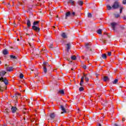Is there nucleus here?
Here are the masks:
<instances>
[{"label":"nucleus","mask_w":126,"mask_h":126,"mask_svg":"<svg viewBox=\"0 0 126 126\" xmlns=\"http://www.w3.org/2000/svg\"><path fill=\"white\" fill-rule=\"evenodd\" d=\"M6 72L5 71H1L0 72V91L2 92L3 89H6V85L8 84V80L6 78H3V76L6 74Z\"/></svg>","instance_id":"nucleus-1"},{"label":"nucleus","mask_w":126,"mask_h":126,"mask_svg":"<svg viewBox=\"0 0 126 126\" xmlns=\"http://www.w3.org/2000/svg\"><path fill=\"white\" fill-rule=\"evenodd\" d=\"M106 7L108 10H111V9H112V7L113 9H117L120 7V3L118 1H116L114 2L112 7L110 5H107Z\"/></svg>","instance_id":"nucleus-2"},{"label":"nucleus","mask_w":126,"mask_h":126,"mask_svg":"<svg viewBox=\"0 0 126 126\" xmlns=\"http://www.w3.org/2000/svg\"><path fill=\"white\" fill-rule=\"evenodd\" d=\"M75 15V13L74 12H73L71 13L70 11L67 12L65 13V19H67L68 17H69V16H74Z\"/></svg>","instance_id":"nucleus-3"},{"label":"nucleus","mask_w":126,"mask_h":126,"mask_svg":"<svg viewBox=\"0 0 126 126\" xmlns=\"http://www.w3.org/2000/svg\"><path fill=\"white\" fill-rule=\"evenodd\" d=\"M43 71L44 73H47V66H50L49 63L44 62L43 63Z\"/></svg>","instance_id":"nucleus-4"},{"label":"nucleus","mask_w":126,"mask_h":126,"mask_svg":"<svg viewBox=\"0 0 126 126\" xmlns=\"http://www.w3.org/2000/svg\"><path fill=\"white\" fill-rule=\"evenodd\" d=\"M11 111L12 113L14 114V113H16V111H17V108L16 107L12 106L11 108Z\"/></svg>","instance_id":"nucleus-5"},{"label":"nucleus","mask_w":126,"mask_h":126,"mask_svg":"<svg viewBox=\"0 0 126 126\" xmlns=\"http://www.w3.org/2000/svg\"><path fill=\"white\" fill-rule=\"evenodd\" d=\"M61 108L62 111H63L61 112V114H64V113H66V110H65V108H64V107H63V106L61 105Z\"/></svg>","instance_id":"nucleus-6"},{"label":"nucleus","mask_w":126,"mask_h":126,"mask_svg":"<svg viewBox=\"0 0 126 126\" xmlns=\"http://www.w3.org/2000/svg\"><path fill=\"white\" fill-rule=\"evenodd\" d=\"M32 29L34 31H40V28L36 26H32Z\"/></svg>","instance_id":"nucleus-7"},{"label":"nucleus","mask_w":126,"mask_h":126,"mask_svg":"<svg viewBox=\"0 0 126 126\" xmlns=\"http://www.w3.org/2000/svg\"><path fill=\"white\" fill-rule=\"evenodd\" d=\"M50 117L51 120H54V119H55L56 117V115L55 114V113H51L50 115Z\"/></svg>","instance_id":"nucleus-8"},{"label":"nucleus","mask_w":126,"mask_h":126,"mask_svg":"<svg viewBox=\"0 0 126 126\" xmlns=\"http://www.w3.org/2000/svg\"><path fill=\"white\" fill-rule=\"evenodd\" d=\"M84 82V77H82L81 79V82H80V85L81 86H83Z\"/></svg>","instance_id":"nucleus-9"},{"label":"nucleus","mask_w":126,"mask_h":126,"mask_svg":"<svg viewBox=\"0 0 126 126\" xmlns=\"http://www.w3.org/2000/svg\"><path fill=\"white\" fill-rule=\"evenodd\" d=\"M6 69L7 71H12L13 70V68L12 67H7Z\"/></svg>","instance_id":"nucleus-10"},{"label":"nucleus","mask_w":126,"mask_h":126,"mask_svg":"<svg viewBox=\"0 0 126 126\" xmlns=\"http://www.w3.org/2000/svg\"><path fill=\"white\" fill-rule=\"evenodd\" d=\"M39 23H40V21H34L33 23V26H38L39 25Z\"/></svg>","instance_id":"nucleus-11"},{"label":"nucleus","mask_w":126,"mask_h":126,"mask_svg":"<svg viewBox=\"0 0 126 126\" xmlns=\"http://www.w3.org/2000/svg\"><path fill=\"white\" fill-rule=\"evenodd\" d=\"M111 25L113 29V30H115V27H116L117 25V23H112L111 24Z\"/></svg>","instance_id":"nucleus-12"},{"label":"nucleus","mask_w":126,"mask_h":126,"mask_svg":"<svg viewBox=\"0 0 126 126\" xmlns=\"http://www.w3.org/2000/svg\"><path fill=\"white\" fill-rule=\"evenodd\" d=\"M84 76L85 77V80L86 82H89V78L87 77V75L84 74Z\"/></svg>","instance_id":"nucleus-13"},{"label":"nucleus","mask_w":126,"mask_h":126,"mask_svg":"<svg viewBox=\"0 0 126 126\" xmlns=\"http://www.w3.org/2000/svg\"><path fill=\"white\" fill-rule=\"evenodd\" d=\"M27 25L29 28L31 27V22L29 20H27Z\"/></svg>","instance_id":"nucleus-14"},{"label":"nucleus","mask_w":126,"mask_h":126,"mask_svg":"<svg viewBox=\"0 0 126 126\" xmlns=\"http://www.w3.org/2000/svg\"><path fill=\"white\" fill-rule=\"evenodd\" d=\"M62 37H63V38H67V36H66V34H65V33L63 32L62 35H61Z\"/></svg>","instance_id":"nucleus-15"},{"label":"nucleus","mask_w":126,"mask_h":126,"mask_svg":"<svg viewBox=\"0 0 126 126\" xmlns=\"http://www.w3.org/2000/svg\"><path fill=\"white\" fill-rule=\"evenodd\" d=\"M3 54L4 55H7L8 54V51H7L6 49H4L3 50Z\"/></svg>","instance_id":"nucleus-16"},{"label":"nucleus","mask_w":126,"mask_h":126,"mask_svg":"<svg viewBox=\"0 0 126 126\" xmlns=\"http://www.w3.org/2000/svg\"><path fill=\"white\" fill-rule=\"evenodd\" d=\"M91 46V43L86 44V48H87V49H89V48H90Z\"/></svg>","instance_id":"nucleus-17"},{"label":"nucleus","mask_w":126,"mask_h":126,"mask_svg":"<svg viewBox=\"0 0 126 126\" xmlns=\"http://www.w3.org/2000/svg\"><path fill=\"white\" fill-rule=\"evenodd\" d=\"M67 45V51L68 52L69 50L70 49V44L68 43L66 44Z\"/></svg>","instance_id":"nucleus-18"},{"label":"nucleus","mask_w":126,"mask_h":126,"mask_svg":"<svg viewBox=\"0 0 126 126\" xmlns=\"http://www.w3.org/2000/svg\"><path fill=\"white\" fill-rule=\"evenodd\" d=\"M78 4L81 6L83 5V1L79 0L78 1Z\"/></svg>","instance_id":"nucleus-19"},{"label":"nucleus","mask_w":126,"mask_h":126,"mask_svg":"<svg viewBox=\"0 0 126 126\" xmlns=\"http://www.w3.org/2000/svg\"><path fill=\"white\" fill-rule=\"evenodd\" d=\"M102 59L106 60L107 59V56L106 55V54H103L101 56Z\"/></svg>","instance_id":"nucleus-20"},{"label":"nucleus","mask_w":126,"mask_h":126,"mask_svg":"<svg viewBox=\"0 0 126 126\" xmlns=\"http://www.w3.org/2000/svg\"><path fill=\"white\" fill-rule=\"evenodd\" d=\"M97 34H102V30L99 29V30H97Z\"/></svg>","instance_id":"nucleus-21"},{"label":"nucleus","mask_w":126,"mask_h":126,"mask_svg":"<svg viewBox=\"0 0 126 126\" xmlns=\"http://www.w3.org/2000/svg\"><path fill=\"white\" fill-rule=\"evenodd\" d=\"M71 60H72L73 61H75V60H76V57L75 56H73L71 57Z\"/></svg>","instance_id":"nucleus-22"},{"label":"nucleus","mask_w":126,"mask_h":126,"mask_svg":"<svg viewBox=\"0 0 126 126\" xmlns=\"http://www.w3.org/2000/svg\"><path fill=\"white\" fill-rule=\"evenodd\" d=\"M103 80L104 81H108V80H109V78L107 76H105L104 77Z\"/></svg>","instance_id":"nucleus-23"},{"label":"nucleus","mask_w":126,"mask_h":126,"mask_svg":"<svg viewBox=\"0 0 126 126\" xmlns=\"http://www.w3.org/2000/svg\"><path fill=\"white\" fill-rule=\"evenodd\" d=\"M59 92L62 95H63V94H64V91H63V90L59 91Z\"/></svg>","instance_id":"nucleus-24"},{"label":"nucleus","mask_w":126,"mask_h":126,"mask_svg":"<svg viewBox=\"0 0 126 126\" xmlns=\"http://www.w3.org/2000/svg\"><path fill=\"white\" fill-rule=\"evenodd\" d=\"M118 79H116L115 80H114V81L113 82V84H116L118 83Z\"/></svg>","instance_id":"nucleus-25"},{"label":"nucleus","mask_w":126,"mask_h":126,"mask_svg":"<svg viewBox=\"0 0 126 126\" xmlns=\"http://www.w3.org/2000/svg\"><path fill=\"white\" fill-rule=\"evenodd\" d=\"M10 57L11 59H13V60H16V57H15L13 55H11L10 56Z\"/></svg>","instance_id":"nucleus-26"},{"label":"nucleus","mask_w":126,"mask_h":126,"mask_svg":"<svg viewBox=\"0 0 126 126\" xmlns=\"http://www.w3.org/2000/svg\"><path fill=\"white\" fill-rule=\"evenodd\" d=\"M83 90H84V88H83V87H80V88L79 89V91H80V92H81V91H83Z\"/></svg>","instance_id":"nucleus-27"},{"label":"nucleus","mask_w":126,"mask_h":126,"mask_svg":"<svg viewBox=\"0 0 126 126\" xmlns=\"http://www.w3.org/2000/svg\"><path fill=\"white\" fill-rule=\"evenodd\" d=\"M23 77H24V75H23V74L21 73L20 74V78L22 79V78H23Z\"/></svg>","instance_id":"nucleus-28"},{"label":"nucleus","mask_w":126,"mask_h":126,"mask_svg":"<svg viewBox=\"0 0 126 126\" xmlns=\"http://www.w3.org/2000/svg\"><path fill=\"white\" fill-rule=\"evenodd\" d=\"M69 2L70 3H71L72 5H73V4H74V1L73 0H70L69 1Z\"/></svg>","instance_id":"nucleus-29"},{"label":"nucleus","mask_w":126,"mask_h":126,"mask_svg":"<svg viewBox=\"0 0 126 126\" xmlns=\"http://www.w3.org/2000/svg\"><path fill=\"white\" fill-rule=\"evenodd\" d=\"M88 17H90V18L92 17V14L91 13H88Z\"/></svg>","instance_id":"nucleus-30"},{"label":"nucleus","mask_w":126,"mask_h":126,"mask_svg":"<svg viewBox=\"0 0 126 126\" xmlns=\"http://www.w3.org/2000/svg\"><path fill=\"white\" fill-rule=\"evenodd\" d=\"M108 56H109V57H111V55H112V52H108L107 53Z\"/></svg>","instance_id":"nucleus-31"},{"label":"nucleus","mask_w":126,"mask_h":126,"mask_svg":"<svg viewBox=\"0 0 126 126\" xmlns=\"http://www.w3.org/2000/svg\"><path fill=\"white\" fill-rule=\"evenodd\" d=\"M120 16H121V15H120V14H119L115 15V17L116 18H118V17H120Z\"/></svg>","instance_id":"nucleus-32"},{"label":"nucleus","mask_w":126,"mask_h":126,"mask_svg":"<svg viewBox=\"0 0 126 126\" xmlns=\"http://www.w3.org/2000/svg\"><path fill=\"white\" fill-rule=\"evenodd\" d=\"M123 4H126V0H123Z\"/></svg>","instance_id":"nucleus-33"},{"label":"nucleus","mask_w":126,"mask_h":126,"mask_svg":"<svg viewBox=\"0 0 126 126\" xmlns=\"http://www.w3.org/2000/svg\"><path fill=\"white\" fill-rule=\"evenodd\" d=\"M123 9H124V7H121L120 8V13H122V11H123Z\"/></svg>","instance_id":"nucleus-34"},{"label":"nucleus","mask_w":126,"mask_h":126,"mask_svg":"<svg viewBox=\"0 0 126 126\" xmlns=\"http://www.w3.org/2000/svg\"><path fill=\"white\" fill-rule=\"evenodd\" d=\"M53 44H51L50 45H49V48H53Z\"/></svg>","instance_id":"nucleus-35"},{"label":"nucleus","mask_w":126,"mask_h":126,"mask_svg":"<svg viewBox=\"0 0 126 126\" xmlns=\"http://www.w3.org/2000/svg\"><path fill=\"white\" fill-rule=\"evenodd\" d=\"M123 19H124V20H126V16H124L123 17Z\"/></svg>","instance_id":"nucleus-36"},{"label":"nucleus","mask_w":126,"mask_h":126,"mask_svg":"<svg viewBox=\"0 0 126 126\" xmlns=\"http://www.w3.org/2000/svg\"><path fill=\"white\" fill-rule=\"evenodd\" d=\"M122 121H123V122H125V121H126V118H123L122 119Z\"/></svg>","instance_id":"nucleus-37"},{"label":"nucleus","mask_w":126,"mask_h":126,"mask_svg":"<svg viewBox=\"0 0 126 126\" xmlns=\"http://www.w3.org/2000/svg\"><path fill=\"white\" fill-rule=\"evenodd\" d=\"M83 68H84V69H86V65H84Z\"/></svg>","instance_id":"nucleus-38"},{"label":"nucleus","mask_w":126,"mask_h":126,"mask_svg":"<svg viewBox=\"0 0 126 126\" xmlns=\"http://www.w3.org/2000/svg\"><path fill=\"white\" fill-rule=\"evenodd\" d=\"M115 126H120V125H118V124H115L114 125Z\"/></svg>","instance_id":"nucleus-39"},{"label":"nucleus","mask_w":126,"mask_h":126,"mask_svg":"<svg viewBox=\"0 0 126 126\" xmlns=\"http://www.w3.org/2000/svg\"><path fill=\"white\" fill-rule=\"evenodd\" d=\"M98 126H101V124H99Z\"/></svg>","instance_id":"nucleus-40"},{"label":"nucleus","mask_w":126,"mask_h":126,"mask_svg":"<svg viewBox=\"0 0 126 126\" xmlns=\"http://www.w3.org/2000/svg\"><path fill=\"white\" fill-rule=\"evenodd\" d=\"M29 44H30V46H31H31H32V45H31V44L29 43Z\"/></svg>","instance_id":"nucleus-41"},{"label":"nucleus","mask_w":126,"mask_h":126,"mask_svg":"<svg viewBox=\"0 0 126 126\" xmlns=\"http://www.w3.org/2000/svg\"><path fill=\"white\" fill-rule=\"evenodd\" d=\"M71 70H73V68H71Z\"/></svg>","instance_id":"nucleus-42"},{"label":"nucleus","mask_w":126,"mask_h":126,"mask_svg":"<svg viewBox=\"0 0 126 126\" xmlns=\"http://www.w3.org/2000/svg\"><path fill=\"white\" fill-rule=\"evenodd\" d=\"M17 41H19V39H17Z\"/></svg>","instance_id":"nucleus-43"},{"label":"nucleus","mask_w":126,"mask_h":126,"mask_svg":"<svg viewBox=\"0 0 126 126\" xmlns=\"http://www.w3.org/2000/svg\"><path fill=\"white\" fill-rule=\"evenodd\" d=\"M104 34H106V33H104Z\"/></svg>","instance_id":"nucleus-44"}]
</instances>
